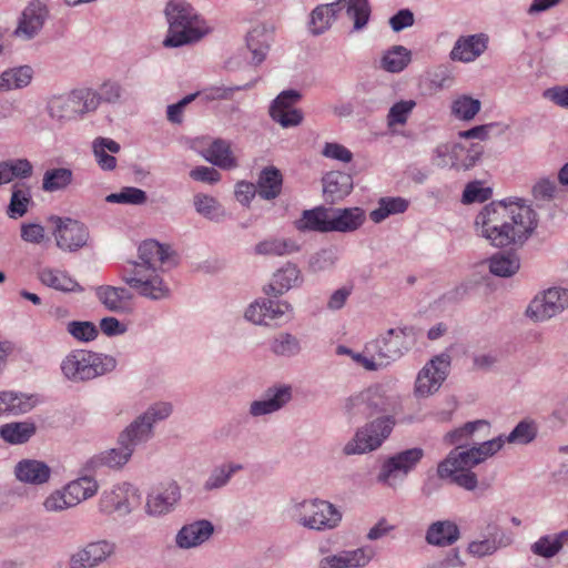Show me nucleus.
Returning <instances> with one entry per match:
<instances>
[{
	"label": "nucleus",
	"mask_w": 568,
	"mask_h": 568,
	"mask_svg": "<svg viewBox=\"0 0 568 568\" xmlns=\"http://www.w3.org/2000/svg\"><path fill=\"white\" fill-rule=\"evenodd\" d=\"M178 263V256L171 246L155 240H146L139 246V261L123 265L121 277L125 284L141 296L161 300L169 296L170 290L160 275Z\"/></svg>",
	"instance_id": "1"
},
{
	"label": "nucleus",
	"mask_w": 568,
	"mask_h": 568,
	"mask_svg": "<svg viewBox=\"0 0 568 568\" xmlns=\"http://www.w3.org/2000/svg\"><path fill=\"white\" fill-rule=\"evenodd\" d=\"M172 413L169 403H156L145 413L135 418L118 437V448L101 452L84 464V470L95 473L102 467L119 469L131 458L134 449L151 439L153 424L168 418Z\"/></svg>",
	"instance_id": "2"
},
{
	"label": "nucleus",
	"mask_w": 568,
	"mask_h": 568,
	"mask_svg": "<svg viewBox=\"0 0 568 568\" xmlns=\"http://www.w3.org/2000/svg\"><path fill=\"white\" fill-rule=\"evenodd\" d=\"M164 14L169 24L168 33L163 40L165 48L194 44L211 32V29L195 9L183 0L169 1Z\"/></svg>",
	"instance_id": "3"
},
{
	"label": "nucleus",
	"mask_w": 568,
	"mask_h": 568,
	"mask_svg": "<svg viewBox=\"0 0 568 568\" xmlns=\"http://www.w3.org/2000/svg\"><path fill=\"white\" fill-rule=\"evenodd\" d=\"M417 334L414 327L389 328L375 339L366 343V354L371 355V372L386 368L398 361L416 343Z\"/></svg>",
	"instance_id": "4"
},
{
	"label": "nucleus",
	"mask_w": 568,
	"mask_h": 568,
	"mask_svg": "<svg viewBox=\"0 0 568 568\" xmlns=\"http://www.w3.org/2000/svg\"><path fill=\"white\" fill-rule=\"evenodd\" d=\"M536 215H511L510 222L493 224L489 215H477L475 227L478 234L495 246L523 243L537 226Z\"/></svg>",
	"instance_id": "5"
},
{
	"label": "nucleus",
	"mask_w": 568,
	"mask_h": 568,
	"mask_svg": "<svg viewBox=\"0 0 568 568\" xmlns=\"http://www.w3.org/2000/svg\"><path fill=\"white\" fill-rule=\"evenodd\" d=\"M115 367L113 356L87 349L70 352L61 363L62 374L74 383L92 381L113 372Z\"/></svg>",
	"instance_id": "6"
},
{
	"label": "nucleus",
	"mask_w": 568,
	"mask_h": 568,
	"mask_svg": "<svg viewBox=\"0 0 568 568\" xmlns=\"http://www.w3.org/2000/svg\"><path fill=\"white\" fill-rule=\"evenodd\" d=\"M351 417L368 418L377 414L397 415L403 413L398 395H389L382 385H373L353 396L345 404Z\"/></svg>",
	"instance_id": "7"
},
{
	"label": "nucleus",
	"mask_w": 568,
	"mask_h": 568,
	"mask_svg": "<svg viewBox=\"0 0 568 568\" xmlns=\"http://www.w3.org/2000/svg\"><path fill=\"white\" fill-rule=\"evenodd\" d=\"M292 517L304 528L325 531L338 527L343 515L331 501L313 498L294 503L292 506Z\"/></svg>",
	"instance_id": "8"
},
{
	"label": "nucleus",
	"mask_w": 568,
	"mask_h": 568,
	"mask_svg": "<svg viewBox=\"0 0 568 568\" xmlns=\"http://www.w3.org/2000/svg\"><path fill=\"white\" fill-rule=\"evenodd\" d=\"M93 99L91 88H78L67 94L53 95L49 99L45 109L53 121L64 124L95 112Z\"/></svg>",
	"instance_id": "9"
},
{
	"label": "nucleus",
	"mask_w": 568,
	"mask_h": 568,
	"mask_svg": "<svg viewBox=\"0 0 568 568\" xmlns=\"http://www.w3.org/2000/svg\"><path fill=\"white\" fill-rule=\"evenodd\" d=\"M396 417L383 415L359 428L343 448L345 455L364 454L382 446L396 425Z\"/></svg>",
	"instance_id": "10"
},
{
	"label": "nucleus",
	"mask_w": 568,
	"mask_h": 568,
	"mask_svg": "<svg viewBox=\"0 0 568 568\" xmlns=\"http://www.w3.org/2000/svg\"><path fill=\"white\" fill-rule=\"evenodd\" d=\"M568 306V290L549 287L538 293L529 303L526 315L535 322H545L561 313Z\"/></svg>",
	"instance_id": "11"
},
{
	"label": "nucleus",
	"mask_w": 568,
	"mask_h": 568,
	"mask_svg": "<svg viewBox=\"0 0 568 568\" xmlns=\"http://www.w3.org/2000/svg\"><path fill=\"white\" fill-rule=\"evenodd\" d=\"M424 457L422 448L400 452L386 459L377 476V480L387 486H396Z\"/></svg>",
	"instance_id": "12"
},
{
	"label": "nucleus",
	"mask_w": 568,
	"mask_h": 568,
	"mask_svg": "<svg viewBox=\"0 0 568 568\" xmlns=\"http://www.w3.org/2000/svg\"><path fill=\"white\" fill-rule=\"evenodd\" d=\"M181 498V487L176 481L160 483L146 495L145 513L158 518L166 516L176 509Z\"/></svg>",
	"instance_id": "13"
},
{
	"label": "nucleus",
	"mask_w": 568,
	"mask_h": 568,
	"mask_svg": "<svg viewBox=\"0 0 568 568\" xmlns=\"http://www.w3.org/2000/svg\"><path fill=\"white\" fill-rule=\"evenodd\" d=\"M326 216L302 215L295 221V227L302 232H352L362 226L365 221V215H334L332 220H326Z\"/></svg>",
	"instance_id": "14"
},
{
	"label": "nucleus",
	"mask_w": 568,
	"mask_h": 568,
	"mask_svg": "<svg viewBox=\"0 0 568 568\" xmlns=\"http://www.w3.org/2000/svg\"><path fill=\"white\" fill-rule=\"evenodd\" d=\"M300 91L290 89L282 91L270 105V116L283 128L297 126L303 121V113L294 105L300 102Z\"/></svg>",
	"instance_id": "15"
},
{
	"label": "nucleus",
	"mask_w": 568,
	"mask_h": 568,
	"mask_svg": "<svg viewBox=\"0 0 568 568\" xmlns=\"http://www.w3.org/2000/svg\"><path fill=\"white\" fill-rule=\"evenodd\" d=\"M48 18L47 4L41 0H31L21 13L14 34L31 40L39 34Z\"/></svg>",
	"instance_id": "16"
},
{
	"label": "nucleus",
	"mask_w": 568,
	"mask_h": 568,
	"mask_svg": "<svg viewBox=\"0 0 568 568\" xmlns=\"http://www.w3.org/2000/svg\"><path fill=\"white\" fill-rule=\"evenodd\" d=\"M292 398L293 388L291 385L275 384L265 390L262 399L251 403L250 414L253 417L273 414L282 409Z\"/></svg>",
	"instance_id": "17"
},
{
	"label": "nucleus",
	"mask_w": 568,
	"mask_h": 568,
	"mask_svg": "<svg viewBox=\"0 0 568 568\" xmlns=\"http://www.w3.org/2000/svg\"><path fill=\"white\" fill-rule=\"evenodd\" d=\"M115 551V544L109 540L89 542L74 552L69 560L70 568H94L105 561Z\"/></svg>",
	"instance_id": "18"
},
{
	"label": "nucleus",
	"mask_w": 568,
	"mask_h": 568,
	"mask_svg": "<svg viewBox=\"0 0 568 568\" xmlns=\"http://www.w3.org/2000/svg\"><path fill=\"white\" fill-rule=\"evenodd\" d=\"M54 236L60 248L74 251L87 243L89 232L83 223L68 216H59Z\"/></svg>",
	"instance_id": "19"
},
{
	"label": "nucleus",
	"mask_w": 568,
	"mask_h": 568,
	"mask_svg": "<svg viewBox=\"0 0 568 568\" xmlns=\"http://www.w3.org/2000/svg\"><path fill=\"white\" fill-rule=\"evenodd\" d=\"M133 487L129 483L114 485L111 489L104 490L99 499V510L104 515L118 514L125 516L131 513L130 495Z\"/></svg>",
	"instance_id": "20"
},
{
	"label": "nucleus",
	"mask_w": 568,
	"mask_h": 568,
	"mask_svg": "<svg viewBox=\"0 0 568 568\" xmlns=\"http://www.w3.org/2000/svg\"><path fill=\"white\" fill-rule=\"evenodd\" d=\"M372 547H361L354 550H343L334 555L323 557L318 561V568H361L365 567L374 557Z\"/></svg>",
	"instance_id": "21"
},
{
	"label": "nucleus",
	"mask_w": 568,
	"mask_h": 568,
	"mask_svg": "<svg viewBox=\"0 0 568 568\" xmlns=\"http://www.w3.org/2000/svg\"><path fill=\"white\" fill-rule=\"evenodd\" d=\"M95 296L109 312L129 314L133 310V294L125 287L101 285L95 288Z\"/></svg>",
	"instance_id": "22"
},
{
	"label": "nucleus",
	"mask_w": 568,
	"mask_h": 568,
	"mask_svg": "<svg viewBox=\"0 0 568 568\" xmlns=\"http://www.w3.org/2000/svg\"><path fill=\"white\" fill-rule=\"evenodd\" d=\"M214 532V526L206 519L195 520L181 527L175 536L180 549H191L203 545Z\"/></svg>",
	"instance_id": "23"
},
{
	"label": "nucleus",
	"mask_w": 568,
	"mask_h": 568,
	"mask_svg": "<svg viewBox=\"0 0 568 568\" xmlns=\"http://www.w3.org/2000/svg\"><path fill=\"white\" fill-rule=\"evenodd\" d=\"M353 189V179L348 173L332 171L323 178V194L325 201L335 203L344 199Z\"/></svg>",
	"instance_id": "24"
},
{
	"label": "nucleus",
	"mask_w": 568,
	"mask_h": 568,
	"mask_svg": "<svg viewBox=\"0 0 568 568\" xmlns=\"http://www.w3.org/2000/svg\"><path fill=\"white\" fill-rule=\"evenodd\" d=\"M14 475L21 483L42 485L50 479L51 468L44 462L26 458L16 465Z\"/></svg>",
	"instance_id": "25"
},
{
	"label": "nucleus",
	"mask_w": 568,
	"mask_h": 568,
	"mask_svg": "<svg viewBox=\"0 0 568 568\" xmlns=\"http://www.w3.org/2000/svg\"><path fill=\"white\" fill-rule=\"evenodd\" d=\"M487 41L488 38L485 34L462 37L455 43L450 57L453 60L471 62L486 50Z\"/></svg>",
	"instance_id": "26"
},
{
	"label": "nucleus",
	"mask_w": 568,
	"mask_h": 568,
	"mask_svg": "<svg viewBox=\"0 0 568 568\" xmlns=\"http://www.w3.org/2000/svg\"><path fill=\"white\" fill-rule=\"evenodd\" d=\"M203 158L222 170H232L237 166V160L233 155L231 143L224 139H215L202 152Z\"/></svg>",
	"instance_id": "27"
},
{
	"label": "nucleus",
	"mask_w": 568,
	"mask_h": 568,
	"mask_svg": "<svg viewBox=\"0 0 568 568\" xmlns=\"http://www.w3.org/2000/svg\"><path fill=\"white\" fill-rule=\"evenodd\" d=\"M568 545V529L539 537L530 545V551L541 558L551 559Z\"/></svg>",
	"instance_id": "28"
},
{
	"label": "nucleus",
	"mask_w": 568,
	"mask_h": 568,
	"mask_svg": "<svg viewBox=\"0 0 568 568\" xmlns=\"http://www.w3.org/2000/svg\"><path fill=\"white\" fill-rule=\"evenodd\" d=\"M38 278L43 285L57 291L82 292V287L74 278L58 268L42 267L38 271Z\"/></svg>",
	"instance_id": "29"
},
{
	"label": "nucleus",
	"mask_w": 568,
	"mask_h": 568,
	"mask_svg": "<svg viewBox=\"0 0 568 568\" xmlns=\"http://www.w3.org/2000/svg\"><path fill=\"white\" fill-rule=\"evenodd\" d=\"M283 176L275 166L264 168L257 179L256 189L258 197L263 200H273L277 197L282 191Z\"/></svg>",
	"instance_id": "30"
},
{
	"label": "nucleus",
	"mask_w": 568,
	"mask_h": 568,
	"mask_svg": "<svg viewBox=\"0 0 568 568\" xmlns=\"http://www.w3.org/2000/svg\"><path fill=\"white\" fill-rule=\"evenodd\" d=\"M452 357L447 352L428 361V395L437 392L450 373Z\"/></svg>",
	"instance_id": "31"
},
{
	"label": "nucleus",
	"mask_w": 568,
	"mask_h": 568,
	"mask_svg": "<svg viewBox=\"0 0 568 568\" xmlns=\"http://www.w3.org/2000/svg\"><path fill=\"white\" fill-rule=\"evenodd\" d=\"M298 281L300 270L296 265L288 263L274 274L272 282L265 288V293L277 297L297 285Z\"/></svg>",
	"instance_id": "32"
},
{
	"label": "nucleus",
	"mask_w": 568,
	"mask_h": 568,
	"mask_svg": "<svg viewBox=\"0 0 568 568\" xmlns=\"http://www.w3.org/2000/svg\"><path fill=\"white\" fill-rule=\"evenodd\" d=\"M458 526L450 520H439L428 526V544L435 546H450L459 539Z\"/></svg>",
	"instance_id": "33"
},
{
	"label": "nucleus",
	"mask_w": 568,
	"mask_h": 568,
	"mask_svg": "<svg viewBox=\"0 0 568 568\" xmlns=\"http://www.w3.org/2000/svg\"><path fill=\"white\" fill-rule=\"evenodd\" d=\"M64 491L68 494V499L72 506L79 505L81 501L93 497L98 493L99 485L91 476H82L75 480L68 483L63 486Z\"/></svg>",
	"instance_id": "34"
},
{
	"label": "nucleus",
	"mask_w": 568,
	"mask_h": 568,
	"mask_svg": "<svg viewBox=\"0 0 568 568\" xmlns=\"http://www.w3.org/2000/svg\"><path fill=\"white\" fill-rule=\"evenodd\" d=\"M244 469V466L235 462H225L215 466L204 483L206 491L220 489L229 484L234 474Z\"/></svg>",
	"instance_id": "35"
},
{
	"label": "nucleus",
	"mask_w": 568,
	"mask_h": 568,
	"mask_svg": "<svg viewBox=\"0 0 568 568\" xmlns=\"http://www.w3.org/2000/svg\"><path fill=\"white\" fill-rule=\"evenodd\" d=\"M270 351L276 356L291 358L302 352V345L295 335L281 332L270 341Z\"/></svg>",
	"instance_id": "36"
},
{
	"label": "nucleus",
	"mask_w": 568,
	"mask_h": 568,
	"mask_svg": "<svg viewBox=\"0 0 568 568\" xmlns=\"http://www.w3.org/2000/svg\"><path fill=\"white\" fill-rule=\"evenodd\" d=\"M124 94L125 90L119 83L114 80H106L104 81L100 88L99 91L91 88V97H94V108L95 111L100 106L101 103H108V104H120L124 101Z\"/></svg>",
	"instance_id": "37"
},
{
	"label": "nucleus",
	"mask_w": 568,
	"mask_h": 568,
	"mask_svg": "<svg viewBox=\"0 0 568 568\" xmlns=\"http://www.w3.org/2000/svg\"><path fill=\"white\" fill-rule=\"evenodd\" d=\"M438 476L442 479H447L449 483L457 485L466 490L473 491L477 488L478 478L477 475L470 469H464L458 467H447L446 473L443 470V464L438 465Z\"/></svg>",
	"instance_id": "38"
},
{
	"label": "nucleus",
	"mask_w": 568,
	"mask_h": 568,
	"mask_svg": "<svg viewBox=\"0 0 568 568\" xmlns=\"http://www.w3.org/2000/svg\"><path fill=\"white\" fill-rule=\"evenodd\" d=\"M452 146L453 168L457 170H467L474 166L481 154V145L478 143H473L470 146L453 143Z\"/></svg>",
	"instance_id": "39"
},
{
	"label": "nucleus",
	"mask_w": 568,
	"mask_h": 568,
	"mask_svg": "<svg viewBox=\"0 0 568 568\" xmlns=\"http://www.w3.org/2000/svg\"><path fill=\"white\" fill-rule=\"evenodd\" d=\"M73 181V172L68 168H54L44 172L42 190L44 192H58L65 190Z\"/></svg>",
	"instance_id": "40"
},
{
	"label": "nucleus",
	"mask_w": 568,
	"mask_h": 568,
	"mask_svg": "<svg viewBox=\"0 0 568 568\" xmlns=\"http://www.w3.org/2000/svg\"><path fill=\"white\" fill-rule=\"evenodd\" d=\"M519 267L520 261L515 253H497L489 258V271L496 276L509 277Z\"/></svg>",
	"instance_id": "41"
},
{
	"label": "nucleus",
	"mask_w": 568,
	"mask_h": 568,
	"mask_svg": "<svg viewBox=\"0 0 568 568\" xmlns=\"http://www.w3.org/2000/svg\"><path fill=\"white\" fill-rule=\"evenodd\" d=\"M300 245L291 239H267L256 244V254L262 255H286L297 252Z\"/></svg>",
	"instance_id": "42"
},
{
	"label": "nucleus",
	"mask_w": 568,
	"mask_h": 568,
	"mask_svg": "<svg viewBox=\"0 0 568 568\" xmlns=\"http://www.w3.org/2000/svg\"><path fill=\"white\" fill-rule=\"evenodd\" d=\"M34 433V424L27 422L9 423L0 428V436L10 444H23L28 442Z\"/></svg>",
	"instance_id": "43"
},
{
	"label": "nucleus",
	"mask_w": 568,
	"mask_h": 568,
	"mask_svg": "<svg viewBox=\"0 0 568 568\" xmlns=\"http://www.w3.org/2000/svg\"><path fill=\"white\" fill-rule=\"evenodd\" d=\"M440 464H443V470L446 473L447 467L471 469L479 465L480 460L474 446H471L470 448L453 449Z\"/></svg>",
	"instance_id": "44"
},
{
	"label": "nucleus",
	"mask_w": 568,
	"mask_h": 568,
	"mask_svg": "<svg viewBox=\"0 0 568 568\" xmlns=\"http://www.w3.org/2000/svg\"><path fill=\"white\" fill-rule=\"evenodd\" d=\"M335 19L324 4L316 6L310 13L307 30L313 37H318L328 31Z\"/></svg>",
	"instance_id": "45"
},
{
	"label": "nucleus",
	"mask_w": 568,
	"mask_h": 568,
	"mask_svg": "<svg viewBox=\"0 0 568 568\" xmlns=\"http://www.w3.org/2000/svg\"><path fill=\"white\" fill-rule=\"evenodd\" d=\"M410 51L403 45H394L382 58L381 65L384 70L397 73L403 71L410 62Z\"/></svg>",
	"instance_id": "46"
},
{
	"label": "nucleus",
	"mask_w": 568,
	"mask_h": 568,
	"mask_svg": "<svg viewBox=\"0 0 568 568\" xmlns=\"http://www.w3.org/2000/svg\"><path fill=\"white\" fill-rule=\"evenodd\" d=\"M537 434L536 422L526 418L520 420L507 436L504 435V439L508 444L528 445L536 439Z\"/></svg>",
	"instance_id": "47"
},
{
	"label": "nucleus",
	"mask_w": 568,
	"mask_h": 568,
	"mask_svg": "<svg viewBox=\"0 0 568 568\" xmlns=\"http://www.w3.org/2000/svg\"><path fill=\"white\" fill-rule=\"evenodd\" d=\"M246 47L252 53V63L260 64L270 49L268 36L264 30L254 29L246 36Z\"/></svg>",
	"instance_id": "48"
},
{
	"label": "nucleus",
	"mask_w": 568,
	"mask_h": 568,
	"mask_svg": "<svg viewBox=\"0 0 568 568\" xmlns=\"http://www.w3.org/2000/svg\"><path fill=\"white\" fill-rule=\"evenodd\" d=\"M6 414L19 415L30 412L34 406L32 396L12 390L3 392Z\"/></svg>",
	"instance_id": "49"
},
{
	"label": "nucleus",
	"mask_w": 568,
	"mask_h": 568,
	"mask_svg": "<svg viewBox=\"0 0 568 568\" xmlns=\"http://www.w3.org/2000/svg\"><path fill=\"white\" fill-rule=\"evenodd\" d=\"M346 13L354 21L355 31L364 29L371 17L368 0H348Z\"/></svg>",
	"instance_id": "50"
},
{
	"label": "nucleus",
	"mask_w": 568,
	"mask_h": 568,
	"mask_svg": "<svg viewBox=\"0 0 568 568\" xmlns=\"http://www.w3.org/2000/svg\"><path fill=\"white\" fill-rule=\"evenodd\" d=\"M480 110V101L468 95H460L452 104L453 114L460 120H471Z\"/></svg>",
	"instance_id": "51"
},
{
	"label": "nucleus",
	"mask_w": 568,
	"mask_h": 568,
	"mask_svg": "<svg viewBox=\"0 0 568 568\" xmlns=\"http://www.w3.org/2000/svg\"><path fill=\"white\" fill-rule=\"evenodd\" d=\"M8 79L9 90H20L28 87L33 78V70L30 65H20L3 71Z\"/></svg>",
	"instance_id": "52"
},
{
	"label": "nucleus",
	"mask_w": 568,
	"mask_h": 568,
	"mask_svg": "<svg viewBox=\"0 0 568 568\" xmlns=\"http://www.w3.org/2000/svg\"><path fill=\"white\" fill-rule=\"evenodd\" d=\"M415 106L416 102L414 100H402L393 104L386 116L387 126L392 129L395 125L406 124L408 116Z\"/></svg>",
	"instance_id": "53"
},
{
	"label": "nucleus",
	"mask_w": 568,
	"mask_h": 568,
	"mask_svg": "<svg viewBox=\"0 0 568 568\" xmlns=\"http://www.w3.org/2000/svg\"><path fill=\"white\" fill-rule=\"evenodd\" d=\"M30 203H32L30 189L24 185L14 184L7 213H27Z\"/></svg>",
	"instance_id": "54"
},
{
	"label": "nucleus",
	"mask_w": 568,
	"mask_h": 568,
	"mask_svg": "<svg viewBox=\"0 0 568 568\" xmlns=\"http://www.w3.org/2000/svg\"><path fill=\"white\" fill-rule=\"evenodd\" d=\"M558 193L556 182L549 178L538 179L531 187V195L536 202H550L558 196Z\"/></svg>",
	"instance_id": "55"
},
{
	"label": "nucleus",
	"mask_w": 568,
	"mask_h": 568,
	"mask_svg": "<svg viewBox=\"0 0 568 568\" xmlns=\"http://www.w3.org/2000/svg\"><path fill=\"white\" fill-rule=\"evenodd\" d=\"M499 547L500 544L496 540L494 534L489 532V537L470 541L467 546V552L475 558H484L494 555Z\"/></svg>",
	"instance_id": "56"
},
{
	"label": "nucleus",
	"mask_w": 568,
	"mask_h": 568,
	"mask_svg": "<svg viewBox=\"0 0 568 568\" xmlns=\"http://www.w3.org/2000/svg\"><path fill=\"white\" fill-rule=\"evenodd\" d=\"M110 203L142 204L146 201V193L138 187H122L118 193H111L105 197Z\"/></svg>",
	"instance_id": "57"
},
{
	"label": "nucleus",
	"mask_w": 568,
	"mask_h": 568,
	"mask_svg": "<svg viewBox=\"0 0 568 568\" xmlns=\"http://www.w3.org/2000/svg\"><path fill=\"white\" fill-rule=\"evenodd\" d=\"M68 333L80 342L93 341L99 332L97 326L92 322L72 321L67 325Z\"/></svg>",
	"instance_id": "58"
},
{
	"label": "nucleus",
	"mask_w": 568,
	"mask_h": 568,
	"mask_svg": "<svg viewBox=\"0 0 568 568\" xmlns=\"http://www.w3.org/2000/svg\"><path fill=\"white\" fill-rule=\"evenodd\" d=\"M493 191L490 187H484L480 182L475 181L466 185L463 193V202L469 203H484L491 197Z\"/></svg>",
	"instance_id": "59"
},
{
	"label": "nucleus",
	"mask_w": 568,
	"mask_h": 568,
	"mask_svg": "<svg viewBox=\"0 0 568 568\" xmlns=\"http://www.w3.org/2000/svg\"><path fill=\"white\" fill-rule=\"evenodd\" d=\"M7 162L11 182L14 179L26 180L32 176L33 165L28 159H9Z\"/></svg>",
	"instance_id": "60"
},
{
	"label": "nucleus",
	"mask_w": 568,
	"mask_h": 568,
	"mask_svg": "<svg viewBox=\"0 0 568 568\" xmlns=\"http://www.w3.org/2000/svg\"><path fill=\"white\" fill-rule=\"evenodd\" d=\"M515 206L518 210H528V213H534L530 205L527 204V200L517 196H510L498 202H490L485 206L481 213H497L499 210H509Z\"/></svg>",
	"instance_id": "61"
},
{
	"label": "nucleus",
	"mask_w": 568,
	"mask_h": 568,
	"mask_svg": "<svg viewBox=\"0 0 568 568\" xmlns=\"http://www.w3.org/2000/svg\"><path fill=\"white\" fill-rule=\"evenodd\" d=\"M20 232L21 239L31 244H42L49 240L44 227L39 223H22Z\"/></svg>",
	"instance_id": "62"
},
{
	"label": "nucleus",
	"mask_w": 568,
	"mask_h": 568,
	"mask_svg": "<svg viewBox=\"0 0 568 568\" xmlns=\"http://www.w3.org/2000/svg\"><path fill=\"white\" fill-rule=\"evenodd\" d=\"M68 494L64 488L57 489L51 493L43 501V506L48 511H62L69 509L72 506L71 501L67 498Z\"/></svg>",
	"instance_id": "63"
},
{
	"label": "nucleus",
	"mask_w": 568,
	"mask_h": 568,
	"mask_svg": "<svg viewBox=\"0 0 568 568\" xmlns=\"http://www.w3.org/2000/svg\"><path fill=\"white\" fill-rule=\"evenodd\" d=\"M505 445L504 435H499L490 440L479 443L474 446L480 463L498 453Z\"/></svg>",
	"instance_id": "64"
}]
</instances>
